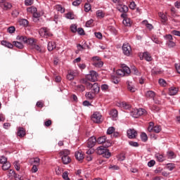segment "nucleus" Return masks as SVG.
I'll use <instances>...</instances> for the list:
<instances>
[{
  "label": "nucleus",
  "instance_id": "obj_31",
  "mask_svg": "<svg viewBox=\"0 0 180 180\" xmlns=\"http://www.w3.org/2000/svg\"><path fill=\"white\" fill-rule=\"evenodd\" d=\"M86 97L87 98V99H94V98H95V93H94L93 91L86 93Z\"/></svg>",
  "mask_w": 180,
  "mask_h": 180
},
{
  "label": "nucleus",
  "instance_id": "obj_18",
  "mask_svg": "<svg viewBox=\"0 0 180 180\" xmlns=\"http://www.w3.org/2000/svg\"><path fill=\"white\" fill-rule=\"evenodd\" d=\"M17 134L19 136V137H23L26 136V131L23 129V127H19Z\"/></svg>",
  "mask_w": 180,
  "mask_h": 180
},
{
  "label": "nucleus",
  "instance_id": "obj_57",
  "mask_svg": "<svg viewBox=\"0 0 180 180\" xmlns=\"http://www.w3.org/2000/svg\"><path fill=\"white\" fill-rule=\"evenodd\" d=\"M56 8H57V10L58 11V12H60L61 13H64L65 10H64V8H63V6H61V5H58V6H56Z\"/></svg>",
  "mask_w": 180,
  "mask_h": 180
},
{
  "label": "nucleus",
  "instance_id": "obj_1",
  "mask_svg": "<svg viewBox=\"0 0 180 180\" xmlns=\"http://www.w3.org/2000/svg\"><path fill=\"white\" fill-rule=\"evenodd\" d=\"M17 40H20V41H23L30 46V49H32L37 43V40L33 38H27L24 36H18L17 37Z\"/></svg>",
  "mask_w": 180,
  "mask_h": 180
},
{
  "label": "nucleus",
  "instance_id": "obj_25",
  "mask_svg": "<svg viewBox=\"0 0 180 180\" xmlns=\"http://www.w3.org/2000/svg\"><path fill=\"white\" fill-rule=\"evenodd\" d=\"M143 58L146 59V61H151V60H153L151 56L150 55V53H148V52H144L143 53Z\"/></svg>",
  "mask_w": 180,
  "mask_h": 180
},
{
  "label": "nucleus",
  "instance_id": "obj_32",
  "mask_svg": "<svg viewBox=\"0 0 180 180\" xmlns=\"http://www.w3.org/2000/svg\"><path fill=\"white\" fill-rule=\"evenodd\" d=\"M143 25H145V26L147 27V29H149V30H151L153 29V25L148 23V21L143 20L142 22Z\"/></svg>",
  "mask_w": 180,
  "mask_h": 180
},
{
  "label": "nucleus",
  "instance_id": "obj_63",
  "mask_svg": "<svg viewBox=\"0 0 180 180\" xmlns=\"http://www.w3.org/2000/svg\"><path fill=\"white\" fill-rule=\"evenodd\" d=\"M37 108H43L44 106V103L43 101H38L37 103Z\"/></svg>",
  "mask_w": 180,
  "mask_h": 180
},
{
  "label": "nucleus",
  "instance_id": "obj_61",
  "mask_svg": "<svg viewBox=\"0 0 180 180\" xmlns=\"http://www.w3.org/2000/svg\"><path fill=\"white\" fill-rule=\"evenodd\" d=\"M15 30H16V29L15 28V27H9L8 28V33H15Z\"/></svg>",
  "mask_w": 180,
  "mask_h": 180
},
{
  "label": "nucleus",
  "instance_id": "obj_14",
  "mask_svg": "<svg viewBox=\"0 0 180 180\" xmlns=\"http://www.w3.org/2000/svg\"><path fill=\"white\" fill-rule=\"evenodd\" d=\"M127 133L129 139H136L137 137V131L134 129H129Z\"/></svg>",
  "mask_w": 180,
  "mask_h": 180
},
{
  "label": "nucleus",
  "instance_id": "obj_3",
  "mask_svg": "<svg viewBox=\"0 0 180 180\" xmlns=\"http://www.w3.org/2000/svg\"><path fill=\"white\" fill-rule=\"evenodd\" d=\"M130 72H131V70H130V68L127 66H124L122 69L117 70L116 74L117 75H118V77H124V75H129Z\"/></svg>",
  "mask_w": 180,
  "mask_h": 180
},
{
  "label": "nucleus",
  "instance_id": "obj_60",
  "mask_svg": "<svg viewBox=\"0 0 180 180\" xmlns=\"http://www.w3.org/2000/svg\"><path fill=\"white\" fill-rule=\"evenodd\" d=\"M104 148H107L108 147H110L112 143L109 141H105L103 143Z\"/></svg>",
  "mask_w": 180,
  "mask_h": 180
},
{
  "label": "nucleus",
  "instance_id": "obj_23",
  "mask_svg": "<svg viewBox=\"0 0 180 180\" xmlns=\"http://www.w3.org/2000/svg\"><path fill=\"white\" fill-rule=\"evenodd\" d=\"M122 23L124 26H127L128 27H130L131 26V20L130 18H127L123 20Z\"/></svg>",
  "mask_w": 180,
  "mask_h": 180
},
{
  "label": "nucleus",
  "instance_id": "obj_33",
  "mask_svg": "<svg viewBox=\"0 0 180 180\" xmlns=\"http://www.w3.org/2000/svg\"><path fill=\"white\" fill-rule=\"evenodd\" d=\"M167 169H169V171H173L175 168V164L174 163H168L166 166Z\"/></svg>",
  "mask_w": 180,
  "mask_h": 180
},
{
  "label": "nucleus",
  "instance_id": "obj_53",
  "mask_svg": "<svg viewBox=\"0 0 180 180\" xmlns=\"http://www.w3.org/2000/svg\"><path fill=\"white\" fill-rule=\"evenodd\" d=\"M14 167H15L16 171H20V164H19V162L15 161L14 162Z\"/></svg>",
  "mask_w": 180,
  "mask_h": 180
},
{
  "label": "nucleus",
  "instance_id": "obj_49",
  "mask_svg": "<svg viewBox=\"0 0 180 180\" xmlns=\"http://www.w3.org/2000/svg\"><path fill=\"white\" fill-rule=\"evenodd\" d=\"M87 79H80V84H86V88L88 89V84H91L89 82H88V80H86Z\"/></svg>",
  "mask_w": 180,
  "mask_h": 180
},
{
  "label": "nucleus",
  "instance_id": "obj_37",
  "mask_svg": "<svg viewBox=\"0 0 180 180\" xmlns=\"http://www.w3.org/2000/svg\"><path fill=\"white\" fill-rule=\"evenodd\" d=\"M13 44H14V46H15V47H17V49H23V44L21 42L13 41Z\"/></svg>",
  "mask_w": 180,
  "mask_h": 180
},
{
  "label": "nucleus",
  "instance_id": "obj_6",
  "mask_svg": "<svg viewBox=\"0 0 180 180\" xmlns=\"http://www.w3.org/2000/svg\"><path fill=\"white\" fill-rule=\"evenodd\" d=\"M91 120L94 123H102V122H103V118H102V115L101 113L96 112L91 115Z\"/></svg>",
  "mask_w": 180,
  "mask_h": 180
},
{
  "label": "nucleus",
  "instance_id": "obj_16",
  "mask_svg": "<svg viewBox=\"0 0 180 180\" xmlns=\"http://www.w3.org/2000/svg\"><path fill=\"white\" fill-rule=\"evenodd\" d=\"M75 157L77 160V161L82 162V160H84V154L82 153V151L76 152Z\"/></svg>",
  "mask_w": 180,
  "mask_h": 180
},
{
  "label": "nucleus",
  "instance_id": "obj_44",
  "mask_svg": "<svg viewBox=\"0 0 180 180\" xmlns=\"http://www.w3.org/2000/svg\"><path fill=\"white\" fill-rule=\"evenodd\" d=\"M34 0H25V6H31L32 4H34Z\"/></svg>",
  "mask_w": 180,
  "mask_h": 180
},
{
  "label": "nucleus",
  "instance_id": "obj_55",
  "mask_svg": "<svg viewBox=\"0 0 180 180\" xmlns=\"http://www.w3.org/2000/svg\"><path fill=\"white\" fill-rule=\"evenodd\" d=\"M167 44L169 47H175V42L173 40L167 41Z\"/></svg>",
  "mask_w": 180,
  "mask_h": 180
},
{
  "label": "nucleus",
  "instance_id": "obj_27",
  "mask_svg": "<svg viewBox=\"0 0 180 180\" xmlns=\"http://www.w3.org/2000/svg\"><path fill=\"white\" fill-rule=\"evenodd\" d=\"M176 158V155H175V153L171 150H169L167 152V158H169V160H174V158Z\"/></svg>",
  "mask_w": 180,
  "mask_h": 180
},
{
  "label": "nucleus",
  "instance_id": "obj_38",
  "mask_svg": "<svg viewBox=\"0 0 180 180\" xmlns=\"http://www.w3.org/2000/svg\"><path fill=\"white\" fill-rule=\"evenodd\" d=\"M155 158H157V160L160 162H162V161H164V155L160 154V153H157L155 155Z\"/></svg>",
  "mask_w": 180,
  "mask_h": 180
},
{
  "label": "nucleus",
  "instance_id": "obj_11",
  "mask_svg": "<svg viewBox=\"0 0 180 180\" xmlns=\"http://www.w3.org/2000/svg\"><path fill=\"white\" fill-rule=\"evenodd\" d=\"M122 51L124 56H130L131 53V46L129 44H124L122 46Z\"/></svg>",
  "mask_w": 180,
  "mask_h": 180
},
{
  "label": "nucleus",
  "instance_id": "obj_8",
  "mask_svg": "<svg viewBox=\"0 0 180 180\" xmlns=\"http://www.w3.org/2000/svg\"><path fill=\"white\" fill-rule=\"evenodd\" d=\"M86 79L91 82H95L98 79V73L94 70L90 71L89 74L86 75Z\"/></svg>",
  "mask_w": 180,
  "mask_h": 180
},
{
  "label": "nucleus",
  "instance_id": "obj_28",
  "mask_svg": "<svg viewBox=\"0 0 180 180\" xmlns=\"http://www.w3.org/2000/svg\"><path fill=\"white\" fill-rule=\"evenodd\" d=\"M53 49H56V43L53 41H49L48 43V50L49 51H53Z\"/></svg>",
  "mask_w": 180,
  "mask_h": 180
},
{
  "label": "nucleus",
  "instance_id": "obj_62",
  "mask_svg": "<svg viewBox=\"0 0 180 180\" xmlns=\"http://www.w3.org/2000/svg\"><path fill=\"white\" fill-rule=\"evenodd\" d=\"M136 3L134 1L131 2L129 4L130 9L134 10L136 9Z\"/></svg>",
  "mask_w": 180,
  "mask_h": 180
},
{
  "label": "nucleus",
  "instance_id": "obj_21",
  "mask_svg": "<svg viewBox=\"0 0 180 180\" xmlns=\"http://www.w3.org/2000/svg\"><path fill=\"white\" fill-rule=\"evenodd\" d=\"M169 94L170 96H173L174 95H175L176 94H178V88L176 87H170L169 89Z\"/></svg>",
  "mask_w": 180,
  "mask_h": 180
},
{
  "label": "nucleus",
  "instance_id": "obj_4",
  "mask_svg": "<svg viewBox=\"0 0 180 180\" xmlns=\"http://www.w3.org/2000/svg\"><path fill=\"white\" fill-rule=\"evenodd\" d=\"M39 33L41 37H44L45 39H49V37H51V36H53V34L50 32V30H49L47 27L41 28Z\"/></svg>",
  "mask_w": 180,
  "mask_h": 180
},
{
  "label": "nucleus",
  "instance_id": "obj_59",
  "mask_svg": "<svg viewBox=\"0 0 180 180\" xmlns=\"http://www.w3.org/2000/svg\"><path fill=\"white\" fill-rule=\"evenodd\" d=\"M63 178L65 180H70V178L68 177V172H65L63 174Z\"/></svg>",
  "mask_w": 180,
  "mask_h": 180
},
{
  "label": "nucleus",
  "instance_id": "obj_40",
  "mask_svg": "<svg viewBox=\"0 0 180 180\" xmlns=\"http://www.w3.org/2000/svg\"><path fill=\"white\" fill-rule=\"evenodd\" d=\"M153 131H154V133H160V131H161V127L160 125H157V126H155L153 128Z\"/></svg>",
  "mask_w": 180,
  "mask_h": 180
},
{
  "label": "nucleus",
  "instance_id": "obj_10",
  "mask_svg": "<svg viewBox=\"0 0 180 180\" xmlns=\"http://www.w3.org/2000/svg\"><path fill=\"white\" fill-rule=\"evenodd\" d=\"M112 2L114 4H118L120 7H117V9L120 12H128L129 11V7H127L126 5H122L120 4V0H112Z\"/></svg>",
  "mask_w": 180,
  "mask_h": 180
},
{
  "label": "nucleus",
  "instance_id": "obj_64",
  "mask_svg": "<svg viewBox=\"0 0 180 180\" xmlns=\"http://www.w3.org/2000/svg\"><path fill=\"white\" fill-rule=\"evenodd\" d=\"M175 68L176 70V72L178 74H180V64L179 63H176L175 64Z\"/></svg>",
  "mask_w": 180,
  "mask_h": 180
},
{
  "label": "nucleus",
  "instance_id": "obj_47",
  "mask_svg": "<svg viewBox=\"0 0 180 180\" xmlns=\"http://www.w3.org/2000/svg\"><path fill=\"white\" fill-rule=\"evenodd\" d=\"M153 129H154V122H150L149 126L148 127V131L150 133H153Z\"/></svg>",
  "mask_w": 180,
  "mask_h": 180
},
{
  "label": "nucleus",
  "instance_id": "obj_36",
  "mask_svg": "<svg viewBox=\"0 0 180 180\" xmlns=\"http://www.w3.org/2000/svg\"><path fill=\"white\" fill-rule=\"evenodd\" d=\"M77 26L75 24H72L70 25V31L72 32V33H77L78 29L77 28Z\"/></svg>",
  "mask_w": 180,
  "mask_h": 180
},
{
  "label": "nucleus",
  "instance_id": "obj_15",
  "mask_svg": "<svg viewBox=\"0 0 180 180\" xmlns=\"http://www.w3.org/2000/svg\"><path fill=\"white\" fill-rule=\"evenodd\" d=\"M127 89L129 91V92H134L135 91H137V89H136V86L131 82H127Z\"/></svg>",
  "mask_w": 180,
  "mask_h": 180
},
{
  "label": "nucleus",
  "instance_id": "obj_5",
  "mask_svg": "<svg viewBox=\"0 0 180 180\" xmlns=\"http://www.w3.org/2000/svg\"><path fill=\"white\" fill-rule=\"evenodd\" d=\"M92 61V65L96 67V68H102V67H103V62L99 56L93 57Z\"/></svg>",
  "mask_w": 180,
  "mask_h": 180
},
{
  "label": "nucleus",
  "instance_id": "obj_20",
  "mask_svg": "<svg viewBox=\"0 0 180 180\" xmlns=\"http://www.w3.org/2000/svg\"><path fill=\"white\" fill-rule=\"evenodd\" d=\"M70 152L68 149H64L60 151L59 155L60 157H68L70 155Z\"/></svg>",
  "mask_w": 180,
  "mask_h": 180
},
{
  "label": "nucleus",
  "instance_id": "obj_30",
  "mask_svg": "<svg viewBox=\"0 0 180 180\" xmlns=\"http://www.w3.org/2000/svg\"><path fill=\"white\" fill-rule=\"evenodd\" d=\"M2 46H5V47H8V49H12L13 47V44L6 41H1Z\"/></svg>",
  "mask_w": 180,
  "mask_h": 180
},
{
  "label": "nucleus",
  "instance_id": "obj_42",
  "mask_svg": "<svg viewBox=\"0 0 180 180\" xmlns=\"http://www.w3.org/2000/svg\"><path fill=\"white\" fill-rule=\"evenodd\" d=\"M97 18H105V13L101 10H98L96 12Z\"/></svg>",
  "mask_w": 180,
  "mask_h": 180
},
{
  "label": "nucleus",
  "instance_id": "obj_56",
  "mask_svg": "<svg viewBox=\"0 0 180 180\" xmlns=\"http://www.w3.org/2000/svg\"><path fill=\"white\" fill-rule=\"evenodd\" d=\"M8 161V159L5 156L0 157V164H4Z\"/></svg>",
  "mask_w": 180,
  "mask_h": 180
},
{
  "label": "nucleus",
  "instance_id": "obj_45",
  "mask_svg": "<svg viewBox=\"0 0 180 180\" xmlns=\"http://www.w3.org/2000/svg\"><path fill=\"white\" fill-rule=\"evenodd\" d=\"M31 49L37 50V51H38V53H41V49L40 48V46L39 45H37V42Z\"/></svg>",
  "mask_w": 180,
  "mask_h": 180
},
{
  "label": "nucleus",
  "instance_id": "obj_9",
  "mask_svg": "<svg viewBox=\"0 0 180 180\" xmlns=\"http://www.w3.org/2000/svg\"><path fill=\"white\" fill-rule=\"evenodd\" d=\"M144 113H146V110L143 108L136 109L131 112V116L132 117L137 118L140 117V116H143Z\"/></svg>",
  "mask_w": 180,
  "mask_h": 180
},
{
  "label": "nucleus",
  "instance_id": "obj_51",
  "mask_svg": "<svg viewBox=\"0 0 180 180\" xmlns=\"http://www.w3.org/2000/svg\"><path fill=\"white\" fill-rule=\"evenodd\" d=\"M114 132H115V127H109L107 130V134H113Z\"/></svg>",
  "mask_w": 180,
  "mask_h": 180
},
{
  "label": "nucleus",
  "instance_id": "obj_58",
  "mask_svg": "<svg viewBox=\"0 0 180 180\" xmlns=\"http://www.w3.org/2000/svg\"><path fill=\"white\" fill-rule=\"evenodd\" d=\"M154 165H155V160H152L148 162V167H149L150 168H151V167H154Z\"/></svg>",
  "mask_w": 180,
  "mask_h": 180
},
{
  "label": "nucleus",
  "instance_id": "obj_34",
  "mask_svg": "<svg viewBox=\"0 0 180 180\" xmlns=\"http://www.w3.org/2000/svg\"><path fill=\"white\" fill-rule=\"evenodd\" d=\"M110 115L113 119H116V117H117V110H112L110 112Z\"/></svg>",
  "mask_w": 180,
  "mask_h": 180
},
{
  "label": "nucleus",
  "instance_id": "obj_39",
  "mask_svg": "<svg viewBox=\"0 0 180 180\" xmlns=\"http://www.w3.org/2000/svg\"><path fill=\"white\" fill-rule=\"evenodd\" d=\"M131 72H133V74H134V75H141V72L140 71H139V70L136 67H134L131 69Z\"/></svg>",
  "mask_w": 180,
  "mask_h": 180
},
{
  "label": "nucleus",
  "instance_id": "obj_7",
  "mask_svg": "<svg viewBox=\"0 0 180 180\" xmlns=\"http://www.w3.org/2000/svg\"><path fill=\"white\" fill-rule=\"evenodd\" d=\"M87 89H91V91H93L94 94H99V91H101V87H99V84H98V83H88Z\"/></svg>",
  "mask_w": 180,
  "mask_h": 180
},
{
  "label": "nucleus",
  "instance_id": "obj_41",
  "mask_svg": "<svg viewBox=\"0 0 180 180\" xmlns=\"http://www.w3.org/2000/svg\"><path fill=\"white\" fill-rule=\"evenodd\" d=\"M27 12L29 13H33L34 12H37V8L36 7L32 6L27 8Z\"/></svg>",
  "mask_w": 180,
  "mask_h": 180
},
{
  "label": "nucleus",
  "instance_id": "obj_2",
  "mask_svg": "<svg viewBox=\"0 0 180 180\" xmlns=\"http://www.w3.org/2000/svg\"><path fill=\"white\" fill-rule=\"evenodd\" d=\"M97 154H98V155H103V157L105 158H110L111 156V153L109 152V149L103 146L97 148Z\"/></svg>",
  "mask_w": 180,
  "mask_h": 180
},
{
  "label": "nucleus",
  "instance_id": "obj_19",
  "mask_svg": "<svg viewBox=\"0 0 180 180\" xmlns=\"http://www.w3.org/2000/svg\"><path fill=\"white\" fill-rule=\"evenodd\" d=\"M158 16L160 18L162 23H164V24L167 23V20H168V18L167 17V15H165V14L162 13H158Z\"/></svg>",
  "mask_w": 180,
  "mask_h": 180
},
{
  "label": "nucleus",
  "instance_id": "obj_54",
  "mask_svg": "<svg viewBox=\"0 0 180 180\" xmlns=\"http://www.w3.org/2000/svg\"><path fill=\"white\" fill-rule=\"evenodd\" d=\"M33 162L35 165L39 166L40 165V159L39 158H33Z\"/></svg>",
  "mask_w": 180,
  "mask_h": 180
},
{
  "label": "nucleus",
  "instance_id": "obj_43",
  "mask_svg": "<svg viewBox=\"0 0 180 180\" xmlns=\"http://www.w3.org/2000/svg\"><path fill=\"white\" fill-rule=\"evenodd\" d=\"M141 139L142 140V141H147V140H148V138L147 137V134L143 132L141 134Z\"/></svg>",
  "mask_w": 180,
  "mask_h": 180
},
{
  "label": "nucleus",
  "instance_id": "obj_13",
  "mask_svg": "<svg viewBox=\"0 0 180 180\" xmlns=\"http://www.w3.org/2000/svg\"><path fill=\"white\" fill-rule=\"evenodd\" d=\"M0 6L2 8V9H4V11H9V9L12 8V4L2 0L0 2Z\"/></svg>",
  "mask_w": 180,
  "mask_h": 180
},
{
  "label": "nucleus",
  "instance_id": "obj_17",
  "mask_svg": "<svg viewBox=\"0 0 180 180\" xmlns=\"http://www.w3.org/2000/svg\"><path fill=\"white\" fill-rule=\"evenodd\" d=\"M62 162L65 165H68V164H70L71 162V158L70 156H62L61 158Z\"/></svg>",
  "mask_w": 180,
  "mask_h": 180
},
{
  "label": "nucleus",
  "instance_id": "obj_50",
  "mask_svg": "<svg viewBox=\"0 0 180 180\" xmlns=\"http://www.w3.org/2000/svg\"><path fill=\"white\" fill-rule=\"evenodd\" d=\"M159 84L161 86H167V82L164 79H160Z\"/></svg>",
  "mask_w": 180,
  "mask_h": 180
},
{
  "label": "nucleus",
  "instance_id": "obj_26",
  "mask_svg": "<svg viewBox=\"0 0 180 180\" xmlns=\"http://www.w3.org/2000/svg\"><path fill=\"white\" fill-rule=\"evenodd\" d=\"M146 98H153V99H154V98H155V93L153 91H148L146 93Z\"/></svg>",
  "mask_w": 180,
  "mask_h": 180
},
{
  "label": "nucleus",
  "instance_id": "obj_22",
  "mask_svg": "<svg viewBox=\"0 0 180 180\" xmlns=\"http://www.w3.org/2000/svg\"><path fill=\"white\" fill-rule=\"evenodd\" d=\"M105 141H106L105 136H100L99 138H98V139H96V142L98 143V144H105Z\"/></svg>",
  "mask_w": 180,
  "mask_h": 180
},
{
  "label": "nucleus",
  "instance_id": "obj_52",
  "mask_svg": "<svg viewBox=\"0 0 180 180\" xmlns=\"http://www.w3.org/2000/svg\"><path fill=\"white\" fill-rule=\"evenodd\" d=\"M82 3V0H76L72 2L73 6H79Z\"/></svg>",
  "mask_w": 180,
  "mask_h": 180
},
{
  "label": "nucleus",
  "instance_id": "obj_46",
  "mask_svg": "<svg viewBox=\"0 0 180 180\" xmlns=\"http://www.w3.org/2000/svg\"><path fill=\"white\" fill-rule=\"evenodd\" d=\"M77 33L78 34H79L80 36H84L85 35V31L84 30V29L79 27L77 29Z\"/></svg>",
  "mask_w": 180,
  "mask_h": 180
},
{
  "label": "nucleus",
  "instance_id": "obj_24",
  "mask_svg": "<svg viewBox=\"0 0 180 180\" xmlns=\"http://www.w3.org/2000/svg\"><path fill=\"white\" fill-rule=\"evenodd\" d=\"M74 78H75V72H74V71L69 72L67 75V79H69V81H72Z\"/></svg>",
  "mask_w": 180,
  "mask_h": 180
},
{
  "label": "nucleus",
  "instance_id": "obj_35",
  "mask_svg": "<svg viewBox=\"0 0 180 180\" xmlns=\"http://www.w3.org/2000/svg\"><path fill=\"white\" fill-rule=\"evenodd\" d=\"M19 23L21 26H27V25H29V21L26 19H21L19 20Z\"/></svg>",
  "mask_w": 180,
  "mask_h": 180
},
{
  "label": "nucleus",
  "instance_id": "obj_12",
  "mask_svg": "<svg viewBox=\"0 0 180 180\" xmlns=\"http://www.w3.org/2000/svg\"><path fill=\"white\" fill-rule=\"evenodd\" d=\"M96 138L95 136L90 137L87 141L88 148H92V147H95V144H96Z\"/></svg>",
  "mask_w": 180,
  "mask_h": 180
},
{
  "label": "nucleus",
  "instance_id": "obj_48",
  "mask_svg": "<svg viewBox=\"0 0 180 180\" xmlns=\"http://www.w3.org/2000/svg\"><path fill=\"white\" fill-rule=\"evenodd\" d=\"M90 10H91V4H89V3H86L84 5L85 12H89Z\"/></svg>",
  "mask_w": 180,
  "mask_h": 180
},
{
  "label": "nucleus",
  "instance_id": "obj_29",
  "mask_svg": "<svg viewBox=\"0 0 180 180\" xmlns=\"http://www.w3.org/2000/svg\"><path fill=\"white\" fill-rule=\"evenodd\" d=\"M10 168H11V163H9L8 161L3 163L2 169H4V171H8V169H9Z\"/></svg>",
  "mask_w": 180,
  "mask_h": 180
}]
</instances>
